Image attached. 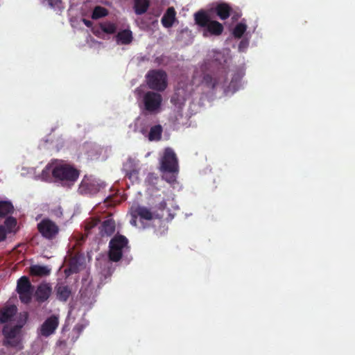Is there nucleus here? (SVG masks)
<instances>
[{"label":"nucleus","mask_w":355,"mask_h":355,"mask_svg":"<svg viewBox=\"0 0 355 355\" xmlns=\"http://www.w3.org/2000/svg\"><path fill=\"white\" fill-rule=\"evenodd\" d=\"M16 225H17V220L12 216L8 217L4 221L3 226L5 227V228L6 229V230L8 233L12 232L14 231Z\"/></svg>","instance_id":"cd10ccee"},{"label":"nucleus","mask_w":355,"mask_h":355,"mask_svg":"<svg viewBox=\"0 0 355 355\" xmlns=\"http://www.w3.org/2000/svg\"><path fill=\"white\" fill-rule=\"evenodd\" d=\"M59 325V320L57 316L52 315L45 320L37 330L38 335L47 338L53 334Z\"/></svg>","instance_id":"9d476101"},{"label":"nucleus","mask_w":355,"mask_h":355,"mask_svg":"<svg viewBox=\"0 0 355 355\" xmlns=\"http://www.w3.org/2000/svg\"><path fill=\"white\" fill-rule=\"evenodd\" d=\"M116 230V223L114 219L105 220L99 227V234L102 237L112 236Z\"/></svg>","instance_id":"4468645a"},{"label":"nucleus","mask_w":355,"mask_h":355,"mask_svg":"<svg viewBox=\"0 0 355 355\" xmlns=\"http://www.w3.org/2000/svg\"><path fill=\"white\" fill-rule=\"evenodd\" d=\"M16 291L22 303L28 304L31 302L34 287L28 277L22 276L17 280Z\"/></svg>","instance_id":"0eeeda50"},{"label":"nucleus","mask_w":355,"mask_h":355,"mask_svg":"<svg viewBox=\"0 0 355 355\" xmlns=\"http://www.w3.org/2000/svg\"><path fill=\"white\" fill-rule=\"evenodd\" d=\"M132 40V33L129 29L122 30L116 35V40L118 44L127 45L130 44Z\"/></svg>","instance_id":"6ab92c4d"},{"label":"nucleus","mask_w":355,"mask_h":355,"mask_svg":"<svg viewBox=\"0 0 355 355\" xmlns=\"http://www.w3.org/2000/svg\"><path fill=\"white\" fill-rule=\"evenodd\" d=\"M40 234L47 240L55 239L59 234V226L52 220L45 218L37 224Z\"/></svg>","instance_id":"6e6552de"},{"label":"nucleus","mask_w":355,"mask_h":355,"mask_svg":"<svg viewBox=\"0 0 355 355\" xmlns=\"http://www.w3.org/2000/svg\"><path fill=\"white\" fill-rule=\"evenodd\" d=\"M50 269L46 266L34 265L30 268V273L31 275L37 277H44L50 274Z\"/></svg>","instance_id":"5701e85b"},{"label":"nucleus","mask_w":355,"mask_h":355,"mask_svg":"<svg viewBox=\"0 0 355 355\" xmlns=\"http://www.w3.org/2000/svg\"><path fill=\"white\" fill-rule=\"evenodd\" d=\"M176 12L173 7H169L164 14L161 22L164 27L171 28L175 20Z\"/></svg>","instance_id":"a211bd4d"},{"label":"nucleus","mask_w":355,"mask_h":355,"mask_svg":"<svg viewBox=\"0 0 355 355\" xmlns=\"http://www.w3.org/2000/svg\"><path fill=\"white\" fill-rule=\"evenodd\" d=\"M159 170L162 173H178L179 171V164L177 155L174 150L171 148L164 149L163 155L160 159Z\"/></svg>","instance_id":"20e7f679"},{"label":"nucleus","mask_w":355,"mask_h":355,"mask_svg":"<svg viewBox=\"0 0 355 355\" xmlns=\"http://www.w3.org/2000/svg\"><path fill=\"white\" fill-rule=\"evenodd\" d=\"M166 202L164 200H163L162 202H160L158 205V209L160 210H164L166 207Z\"/></svg>","instance_id":"f704fd0d"},{"label":"nucleus","mask_w":355,"mask_h":355,"mask_svg":"<svg viewBox=\"0 0 355 355\" xmlns=\"http://www.w3.org/2000/svg\"><path fill=\"white\" fill-rule=\"evenodd\" d=\"M17 313V308L15 305H8L0 309V323L4 324L14 320Z\"/></svg>","instance_id":"f8f14e48"},{"label":"nucleus","mask_w":355,"mask_h":355,"mask_svg":"<svg viewBox=\"0 0 355 355\" xmlns=\"http://www.w3.org/2000/svg\"><path fill=\"white\" fill-rule=\"evenodd\" d=\"M82 21H83V22L84 23V24H85L87 27H88V28L92 27V24H93V23H92V21H90V20H89V19H85V18H83Z\"/></svg>","instance_id":"c9c22d12"},{"label":"nucleus","mask_w":355,"mask_h":355,"mask_svg":"<svg viewBox=\"0 0 355 355\" xmlns=\"http://www.w3.org/2000/svg\"><path fill=\"white\" fill-rule=\"evenodd\" d=\"M158 180V176L154 173H149L146 178V182L150 185H155Z\"/></svg>","instance_id":"2f4dec72"},{"label":"nucleus","mask_w":355,"mask_h":355,"mask_svg":"<svg viewBox=\"0 0 355 355\" xmlns=\"http://www.w3.org/2000/svg\"><path fill=\"white\" fill-rule=\"evenodd\" d=\"M51 293V287L49 284H40L35 291V296L38 302L46 301Z\"/></svg>","instance_id":"2eb2a0df"},{"label":"nucleus","mask_w":355,"mask_h":355,"mask_svg":"<svg viewBox=\"0 0 355 355\" xmlns=\"http://www.w3.org/2000/svg\"><path fill=\"white\" fill-rule=\"evenodd\" d=\"M52 175L59 180L75 182L79 176V171L69 165H59L53 169Z\"/></svg>","instance_id":"1a4fd4ad"},{"label":"nucleus","mask_w":355,"mask_h":355,"mask_svg":"<svg viewBox=\"0 0 355 355\" xmlns=\"http://www.w3.org/2000/svg\"><path fill=\"white\" fill-rule=\"evenodd\" d=\"M100 222V220L96 218H90L88 220H86L85 223V234L88 235L90 234L91 230L96 227Z\"/></svg>","instance_id":"bb28decb"},{"label":"nucleus","mask_w":355,"mask_h":355,"mask_svg":"<svg viewBox=\"0 0 355 355\" xmlns=\"http://www.w3.org/2000/svg\"><path fill=\"white\" fill-rule=\"evenodd\" d=\"M82 263L80 259L78 256H73L70 258L69 266L64 270L66 276L69 277L72 274L77 273L80 271Z\"/></svg>","instance_id":"f3484780"},{"label":"nucleus","mask_w":355,"mask_h":355,"mask_svg":"<svg viewBox=\"0 0 355 355\" xmlns=\"http://www.w3.org/2000/svg\"><path fill=\"white\" fill-rule=\"evenodd\" d=\"M247 29V26L243 23H239L233 30V35L236 38H241Z\"/></svg>","instance_id":"c85d7f7f"},{"label":"nucleus","mask_w":355,"mask_h":355,"mask_svg":"<svg viewBox=\"0 0 355 355\" xmlns=\"http://www.w3.org/2000/svg\"><path fill=\"white\" fill-rule=\"evenodd\" d=\"M8 232L3 225H0V242L4 241L6 239V236Z\"/></svg>","instance_id":"473e14b6"},{"label":"nucleus","mask_w":355,"mask_h":355,"mask_svg":"<svg viewBox=\"0 0 355 355\" xmlns=\"http://www.w3.org/2000/svg\"><path fill=\"white\" fill-rule=\"evenodd\" d=\"M43 3L55 10H60L63 8L62 0H43Z\"/></svg>","instance_id":"7c9ffc66"},{"label":"nucleus","mask_w":355,"mask_h":355,"mask_svg":"<svg viewBox=\"0 0 355 355\" xmlns=\"http://www.w3.org/2000/svg\"><path fill=\"white\" fill-rule=\"evenodd\" d=\"M150 6L149 0H135L134 8L137 15H141L144 14Z\"/></svg>","instance_id":"4be33fe9"},{"label":"nucleus","mask_w":355,"mask_h":355,"mask_svg":"<svg viewBox=\"0 0 355 355\" xmlns=\"http://www.w3.org/2000/svg\"><path fill=\"white\" fill-rule=\"evenodd\" d=\"M105 187L103 183L95 180L83 179L79 187V191L82 194L94 195Z\"/></svg>","instance_id":"9b49d317"},{"label":"nucleus","mask_w":355,"mask_h":355,"mask_svg":"<svg viewBox=\"0 0 355 355\" xmlns=\"http://www.w3.org/2000/svg\"><path fill=\"white\" fill-rule=\"evenodd\" d=\"M136 218H133L132 217V220L130 221L131 224L135 225H136Z\"/></svg>","instance_id":"e433bc0d"},{"label":"nucleus","mask_w":355,"mask_h":355,"mask_svg":"<svg viewBox=\"0 0 355 355\" xmlns=\"http://www.w3.org/2000/svg\"><path fill=\"white\" fill-rule=\"evenodd\" d=\"M128 240L121 234H116L109 243V259L113 262H118L123 257L125 250L128 249Z\"/></svg>","instance_id":"7ed1b4c3"},{"label":"nucleus","mask_w":355,"mask_h":355,"mask_svg":"<svg viewBox=\"0 0 355 355\" xmlns=\"http://www.w3.org/2000/svg\"><path fill=\"white\" fill-rule=\"evenodd\" d=\"M138 173H139V172L137 170L133 169V170L129 171L128 173H127L126 176H128L130 179L132 178V177L137 178Z\"/></svg>","instance_id":"72a5a7b5"},{"label":"nucleus","mask_w":355,"mask_h":355,"mask_svg":"<svg viewBox=\"0 0 355 355\" xmlns=\"http://www.w3.org/2000/svg\"><path fill=\"white\" fill-rule=\"evenodd\" d=\"M194 20L196 25L203 28V36L208 35L218 36L223 32L222 24L211 20L209 15L204 10H200L194 14Z\"/></svg>","instance_id":"f257e3e1"},{"label":"nucleus","mask_w":355,"mask_h":355,"mask_svg":"<svg viewBox=\"0 0 355 355\" xmlns=\"http://www.w3.org/2000/svg\"><path fill=\"white\" fill-rule=\"evenodd\" d=\"M202 83L208 87L214 89L218 84V80L209 74L203 76Z\"/></svg>","instance_id":"c756f323"},{"label":"nucleus","mask_w":355,"mask_h":355,"mask_svg":"<svg viewBox=\"0 0 355 355\" xmlns=\"http://www.w3.org/2000/svg\"><path fill=\"white\" fill-rule=\"evenodd\" d=\"M232 11V8L226 3H218L215 8V12L217 16L221 19H227Z\"/></svg>","instance_id":"aec40b11"},{"label":"nucleus","mask_w":355,"mask_h":355,"mask_svg":"<svg viewBox=\"0 0 355 355\" xmlns=\"http://www.w3.org/2000/svg\"><path fill=\"white\" fill-rule=\"evenodd\" d=\"M71 293L68 286L60 284L56 286V295L59 300L66 302Z\"/></svg>","instance_id":"412c9836"},{"label":"nucleus","mask_w":355,"mask_h":355,"mask_svg":"<svg viewBox=\"0 0 355 355\" xmlns=\"http://www.w3.org/2000/svg\"><path fill=\"white\" fill-rule=\"evenodd\" d=\"M162 127L161 125H155L150 128L148 133V139L150 141H159L162 138Z\"/></svg>","instance_id":"b1692460"},{"label":"nucleus","mask_w":355,"mask_h":355,"mask_svg":"<svg viewBox=\"0 0 355 355\" xmlns=\"http://www.w3.org/2000/svg\"><path fill=\"white\" fill-rule=\"evenodd\" d=\"M162 102V96L159 93L149 91L144 94L142 98L143 112L155 114L159 112Z\"/></svg>","instance_id":"39448f33"},{"label":"nucleus","mask_w":355,"mask_h":355,"mask_svg":"<svg viewBox=\"0 0 355 355\" xmlns=\"http://www.w3.org/2000/svg\"><path fill=\"white\" fill-rule=\"evenodd\" d=\"M147 84L149 88L164 91L167 87V76L162 70H151L146 75Z\"/></svg>","instance_id":"423d86ee"},{"label":"nucleus","mask_w":355,"mask_h":355,"mask_svg":"<svg viewBox=\"0 0 355 355\" xmlns=\"http://www.w3.org/2000/svg\"><path fill=\"white\" fill-rule=\"evenodd\" d=\"M131 214L133 218L139 217L140 219L146 220H150L154 216L153 213L150 210V209L146 207L139 205L131 208Z\"/></svg>","instance_id":"ddd939ff"},{"label":"nucleus","mask_w":355,"mask_h":355,"mask_svg":"<svg viewBox=\"0 0 355 355\" xmlns=\"http://www.w3.org/2000/svg\"><path fill=\"white\" fill-rule=\"evenodd\" d=\"M14 210V207L10 202L0 201V217H4L11 214Z\"/></svg>","instance_id":"393cba45"},{"label":"nucleus","mask_w":355,"mask_h":355,"mask_svg":"<svg viewBox=\"0 0 355 355\" xmlns=\"http://www.w3.org/2000/svg\"><path fill=\"white\" fill-rule=\"evenodd\" d=\"M99 28L93 31L94 34L97 37H101V32L112 35L114 34L117 31V26L115 23L106 21L99 23Z\"/></svg>","instance_id":"dca6fc26"},{"label":"nucleus","mask_w":355,"mask_h":355,"mask_svg":"<svg viewBox=\"0 0 355 355\" xmlns=\"http://www.w3.org/2000/svg\"><path fill=\"white\" fill-rule=\"evenodd\" d=\"M108 15V10L101 6H96L92 12V18L93 19H98L101 17H105Z\"/></svg>","instance_id":"a878e982"},{"label":"nucleus","mask_w":355,"mask_h":355,"mask_svg":"<svg viewBox=\"0 0 355 355\" xmlns=\"http://www.w3.org/2000/svg\"><path fill=\"white\" fill-rule=\"evenodd\" d=\"M28 319V313H20L17 323L12 327L4 326L2 332L5 337L4 345L16 347L20 344L21 329L26 324Z\"/></svg>","instance_id":"f03ea898"}]
</instances>
